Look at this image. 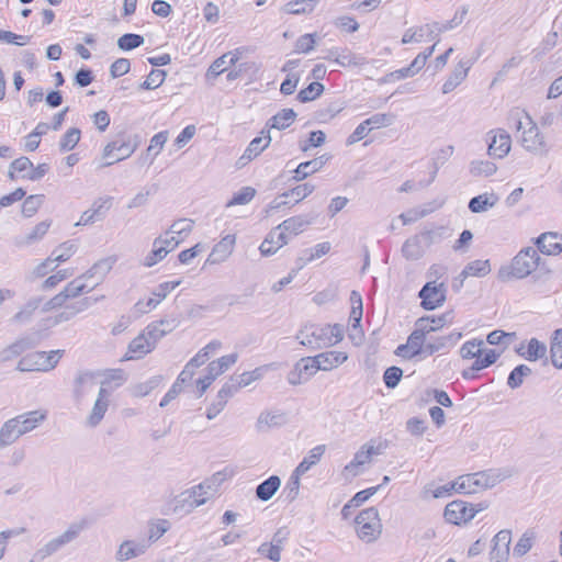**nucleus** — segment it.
<instances>
[{"mask_svg":"<svg viewBox=\"0 0 562 562\" xmlns=\"http://www.w3.org/2000/svg\"><path fill=\"white\" fill-rule=\"evenodd\" d=\"M43 302L41 296L31 297L25 305L13 316V321L16 323L27 322L34 311H36Z\"/></svg>","mask_w":562,"mask_h":562,"instance_id":"44","label":"nucleus"},{"mask_svg":"<svg viewBox=\"0 0 562 562\" xmlns=\"http://www.w3.org/2000/svg\"><path fill=\"white\" fill-rule=\"evenodd\" d=\"M491 272V263L490 260H473L469 262L464 269L461 271L462 278L468 277H485Z\"/></svg>","mask_w":562,"mask_h":562,"instance_id":"36","label":"nucleus"},{"mask_svg":"<svg viewBox=\"0 0 562 562\" xmlns=\"http://www.w3.org/2000/svg\"><path fill=\"white\" fill-rule=\"evenodd\" d=\"M344 103L342 102H334L328 104L325 109L317 112V119L319 122H328L329 120L334 119L338 113H340L344 110Z\"/></svg>","mask_w":562,"mask_h":562,"instance_id":"64","label":"nucleus"},{"mask_svg":"<svg viewBox=\"0 0 562 562\" xmlns=\"http://www.w3.org/2000/svg\"><path fill=\"white\" fill-rule=\"evenodd\" d=\"M159 244H161V240L156 238L153 243V250L145 257L144 266L153 267L168 255V250H166L165 246Z\"/></svg>","mask_w":562,"mask_h":562,"instance_id":"51","label":"nucleus"},{"mask_svg":"<svg viewBox=\"0 0 562 562\" xmlns=\"http://www.w3.org/2000/svg\"><path fill=\"white\" fill-rule=\"evenodd\" d=\"M325 449V445H319L311 449L308 454L295 468V471H297L299 474L304 475L313 465L321 461Z\"/></svg>","mask_w":562,"mask_h":562,"instance_id":"35","label":"nucleus"},{"mask_svg":"<svg viewBox=\"0 0 562 562\" xmlns=\"http://www.w3.org/2000/svg\"><path fill=\"white\" fill-rule=\"evenodd\" d=\"M288 423V416L283 412H262L258 419L256 427L259 431H266L273 427H281Z\"/></svg>","mask_w":562,"mask_h":562,"instance_id":"30","label":"nucleus"},{"mask_svg":"<svg viewBox=\"0 0 562 562\" xmlns=\"http://www.w3.org/2000/svg\"><path fill=\"white\" fill-rule=\"evenodd\" d=\"M483 340L467 341L462 345L460 353L464 359H473L483 353Z\"/></svg>","mask_w":562,"mask_h":562,"instance_id":"58","label":"nucleus"},{"mask_svg":"<svg viewBox=\"0 0 562 562\" xmlns=\"http://www.w3.org/2000/svg\"><path fill=\"white\" fill-rule=\"evenodd\" d=\"M550 352L553 366L562 368V328L554 331Z\"/></svg>","mask_w":562,"mask_h":562,"instance_id":"48","label":"nucleus"},{"mask_svg":"<svg viewBox=\"0 0 562 562\" xmlns=\"http://www.w3.org/2000/svg\"><path fill=\"white\" fill-rule=\"evenodd\" d=\"M161 380L162 378L160 375H155L146 382L138 383L133 386L132 394L136 397H144L155 390L160 384Z\"/></svg>","mask_w":562,"mask_h":562,"instance_id":"52","label":"nucleus"},{"mask_svg":"<svg viewBox=\"0 0 562 562\" xmlns=\"http://www.w3.org/2000/svg\"><path fill=\"white\" fill-rule=\"evenodd\" d=\"M473 61L460 60L442 86V93L453 91L467 78Z\"/></svg>","mask_w":562,"mask_h":562,"instance_id":"23","label":"nucleus"},{"mask_svg":"<svg viewBox=\"0 0 562 562\" xmlns=\"http://www.w3.org/2000/svg\"><path fill=\"white\" fill-rule=\"evenodd\" d=\"M289 243V236L283 231L278 229V226L270 231L261 243L259 250L262 256L274 255L281 247Z\"/></svg>","mask_w":562,"mask_h":562,"instance_id":"18","label":"nucleus"},{"mask_svg":"<svg viewBox=\"0 0 562 562\" xmlns=\"http://www.w3.org/2000/svg\"><path fill=\"white\" fill-rule=\"evenodd\" d=\"M111 204V196L97 199L95 201H93L91 207L81 214L79 221L75 224V226L91 225L95 222L102 221L105 217L108 211L110 210Z\"/></svg>","mask_w":562,"mask_h":562,"instance_id":"12","label":"nucleus"},{"mask_svg":"<svg viewBox=\"0 0 562 562\" xmlns=\"http://www.w3.org/2000/svg\"><path fill=\"white\" fill-rule=\"evenodd\" d=\"M387 446V441H379L375 443L374 440H370L361 446V448L356 452L352 461L344 468V475L352 477L359 475L362 472L361 468L364 464L370 463L373 456L383 453Z\"/></svg>","mask_w":562,"mask_h":562,"instance_id":"7","label":"nucleus"},{"mask_svg":"<svg viewBox=\"0 0 562 562\" xmlns=\"http://www.w3.org/2000/svg\"><path fill=\"white\" fill-rule=\"evenodd\" d=\"M81 132L77 127L69 128L59 140V150L69 151L74 149L80 140Z\"/></svg>","mask_w":562,"mask_h":562,"instance_id":"46","label":"nucleus"},{"mask_svg":"<svg viewBox=\"0 0 562 562\" xmlns=\"http://www.w3.org/2000/svg\"><path fill=\"white\" fill-rule=\"evenodd\" d=\"M235 244L234 236L227 235L223 237L212 249L206 259V263L216 265L225 261L232 254Z\"/></svg>","mask_w":562,"mask_h":562,"instance_id":"25","label":"nucleus"},{"mask_svg":"<svg viewBox=\"0 0 562 562\" xmlns=\"http://www.w3.org/2000/svg\"><path fill=\"white\" fill-rule=\"evenodd\" d=\"M38 344V339L26 336L16 339L13 344L0 351V362L10 361L19 357L24 351L34 348Z\"/></svg>","mask_w":562,"mask_h":562,"instance_id":"17","label":"nucleus"},{"mask_svg":"<svg viewBox=\"0 0 562 562\" xmlns=\"http://www.w3.org/2000/svg\"><path fill=\"white\" fill-rule=\"evenodd\" d=\"M77 249L78 246L74 241H65L53 250L52 256L57 263L65 262L76 254Z\"/></svg>","mask_w":562,"mask_h":562,"instance_id":"50","label":"nucleus"},{"mask_svg":"<svg viewBox=\"0 0 562 562\" xmlns=\"http://www.w3.org/2000/svg\"><path fill=\"white\" fill-rule=\"evenodd\" d=\"M476 512L472 505L463 501H453L446 506L443 516L448 522L460 525L472 520Z\"/></svg>","mask_w":562,"mask_h":562,"instance_id":"11","label":"nucleus"},{"mask_svg":"<svg viewBox=\"0 0 562 562\" xmlns=\"http://www.w3.org/2000/svg\"><path fill=\"white\" fill-rule=\"evenodd\" d=\"M317 0H295L284 5V11L290 14H304L314 10Z\"/></svg>","mask_w":562,"mask_h":562,"instance_id":"45","label":"nucleus"},{"mask_svg":"<svg viewBox=\"0 0 562 562\" xmlns=\"http://www.w3.org/2000/svg\"><path fill=\"white\" fill-rule=\"evenodd\" d=\"M60 357V350L31 352L19 361L16 369L22 372L49 371L57 366Z\"/></svg>","mask_w":562,"mask_h":562,"instance_id":"6","label":"nucleus"},{"mask_svg":"<svg viewBox=\"0 0 562 562\" xmlns=\"http://www.w3.org/2000/svg\"><path fill=\"white\" fill-rule=\"evenodd\" d=\"M110 392L101 386L98 392V397L93 404V407L87 417V424L91 427L98 426L103 419L110 403Z\"/></svg>","mask_w":562,"mask_h":562,"instance_id":"16","label":"nucleus"},{"mask_svg":"<svg viewBox=\"0 0 562 562\" xmlns=\"http://www.w3.org/2000/svg\"><path fill=\"white\" fill-rule=\"evenodd\" d=\"M116 262V258L114 256H110L106 258H102L98 260L88 271H86L83 277L89 280H95L92 284L95 286L103 281L105 276L111 271L114 263Z\"/></svg>","mask_w":562,"mask_h":562,"instance_id":"24","label":"nucleus"},{"mask_svg":"<svg viewBox=\"0 0 562 562\" xmlns=\"http://www.w3.org/2000/svg\"><path fill=\"white\" fill-rule=\"evenodd\" d=\"M146 339L149 342H153L154 348H156L157 342L167 335V330L160 327L158 322L150 323L147 327L142 331Z\"/></svg>","mask_w":562,"mask_h":562,"instance_id":"59","label":"nucleus"},{"mask_svg":"<svg viewBox=\"0 0 562 562\" xmlns=\"http://www.w3.org/2000/svg\"><path fill=\"white\" fill-rule=\"evenodd\" d=\"M154 349L153 342H149L144 334L140 333L128 344L127 353L124 356L123 360L140 359Z\"/></svg>","mask_w":562,"mask_h":562,"instance_id":"27","label":"nucleus"},{"mask_svg":"<svg viewBox=\"0 0 562 562\" xmlns=\"http://www.w3.org/2000/svg\"><path fill=\"white\" fill-rule=\"evenodd\" d=\"M150 543L151 537L143 540H125L120 544L115 553V559L120 562H124L139 557L146 552Z\"/></svg>","mask_w":562,"mask_h":562,"instance_id":"13","label":"nucleus"},{"mask_svg":"<svg viewBox=\"0 0 562 562\" xmlns=\"http://www.w3.org/2000/svg\"><path fill=\"white\" fill-rule=\"evenodd\" d=\"M522 117L528 121L529 125L522 133L521 144L524 148L532 154H547L544 136L527 113L516 110L510 113L509 120L515 123L516 130L519 131L524 127Z\"/></svg>","mask_w":562,"mask_h":562,"instance_id":"3","label":"nucleus"},{"mask_svg":"<svg viewBox=\"0 0 562 562\" xmlns=\"http://www.w3.org/2000/svg\"><path fill=\"white\" fill-rule=\"evenodd\" d=\"M238 60V56L232 53H226L215 59L212 65L209 67L206 72L207 79H215L223 71L226 70V65H235Z\"/></svg>","mask_w":562,"mask_h":562,"instance_id":"34","label":"nucleus"},{"mask_svg":"<svg viewBox=\"0 0 562 562\" xmlns=\"http://www.w3.org/2000/svg\"><path fill=\"white\" fill-rule=\"evenodd\" d=\"M313 218L307 215H296L284 220L278 225V229L283 231L285 235L296 236L304 232V229L312 224Z\"/></svg>","mask_w":562,"mask_h":562,"instance_id":"29","label":"nucleus"},{"mask_svg":"<svg viewBox=\"0 0 562 562\" xmlns=\"http://www.w3.org/2000/svg\"><path fill=\"white\" fill-rule=\"evenodd\" d=\"M326 140V135L323 131H313L310 133V137L306 140L300 142V148L302 151H308L311 147H319Z\"/></svg>","mask_w":562,"mask_h":562,"instance_id":"61","label":"nucleus"},{"mask_svg":"<svg viewBox=\"0 0 562 562\" xmlns=\"http://www.w3.org/2000/svg\"><path fill=\"white\" fill-rule=\"evenodd\" d=\"M355 522L358 537L366 543L374 542L382 532L381 519L375 507L361 510L357 515Z\"/></svg>","mask_w":562,"mask_h":562,"instance_id":"5","label":"nucleus"},{"mask_svg":"<svg viewBox=\"0 0 562 562\" xmlns=\"http://www.w3.org/2000/svg\"><path fill=\"white\" fill-rule=\"evenodd\" d=\"M296 339L302 346L312 350L333 345L331 337L329 336V326L305 325L296 334Z\"/></svg>","mask_w":562,"mask_h":562,"instance_id":"9","label":"nucleus"},{"mask_svg":"<svg viewBox=\"0 0 562 562\" xmlns=\"http://www.w3.org/2000/svg\"><path fill=\"white\" fill-rule=\"evenodd\" d=\"M144 44V37L138 34L127 33L117 41V46L122 50H131Z\"/></svg>","mask_w":562,"mask_h":562,"instance_id":"56","label":"nucleus"},{"mask_svg":"<svg viewBox=\"0 0 562 562\" xmlns=\"http://www.w3.org/2000/svg\"><path fill=\"white\" fill-rule=\"evenodd\" d=\"M93 374L91 372H79L75 379V398L77 401H81V398L93 386Z\"/></svg>","mask_w":562,"mask_h":562,"instance_id":"37","label":"nucleus"},{"mask_svg":"<svg viewBox=\"0 0 562 562\" xmlns=\"http://www.w3.org/2000/svg\"><path fill=\"white\" fill-rule=\"evenodd\" d=\"M296 113L292 109H283L270 119V127L284 130L295 120Z\"/></svg>","mask_w":562,"mask_h":562,"instance_id":"41","label":"nucleus"},{"mask_svg":"<svg viewBox=\"0 0 562 562\" xmlns=\"http://www.w3.org/2000/svg\"><path fill=\"white\" fill-rule=\"evenodd\" d=\"M313 358L318 371H329L342 364L348 359V356L346 352L331 350L318 353Z\"/></svg>","mask_w":562,"mask_h":562,"instance_id":"22","label":"nucleus"},{"mask_svg":"<svg viewBox=\"0 0 562 562\" xmlns=\"http://www.w3.org/2000/svg\"><path fill=\"white\" fill-rule=\"evenodd\" d=\"M533 538H535L533 532H529V531L525 532L514 547V550H513L514 555L515 557L525 555L532 548Z\"/></svg>","mask_w":562,"mask_h":562,"instance_id":"60","label":"nucleus"},{"mask_svg":"<svg viewBox=\"0 0 562 562\" xmlns=\"http://www.w3.org/2000/svg\"><path fill=\"white\" fill-rule=\"evenodd\" d=\"M138 135H120L110 142L103 149V158L108 159L102 167L111 166L114 162L128 158L139 146Z\"/></svg>","mask_w":562,"mask_h":562,"instance_id":"4","label":"nucleus"},{"mask_svg":"<svg viewBox=\"0 0 562 562\" xmlns=\"http://www.w3.org/2000/svg\"><path fill=\"white\" fill-rule=\"evenodd\" d=\"M540 259L537 249L526 247L513 258L510 265L499 268L497 278L503 282L512 279H524L537 269Z\"/></svg>","mask_w":562,"mask_h":562,"instance_id":"2","label":"nucleus"},{"mask_svg":"<svg viewBox=\"0 0 562 562\" xmlns=\"http://www.w3.org/2000/svg\"><path fill=\"white\" fill-rule=\"evenodd\" d=\"M403 256L408 260H418L424 255V248L419 236L408 238L402 247Z\"/></svg>","mask_w":562,"mask_h":562,"instance_id":"38","label":"nucleus"},{"mask_svg":"<svg viewBox=\"0 0 562 562\" xmlns=\"http://www.w3.org/2000/svg\"><path fill=\"white\" fill-rule=\"evenodd\" d=\"M517 352L529 361H537L547 355V346L543 342H540L536 338H531L528 342V346L525 350L524 346L518 348Z\"/></svg>","mask_w":562,"mask_h":562,"instance_id":"33","label":"nucleus"},{"mask_svg":"<svg viewBox=\"0 0 562 562\" xmlns=\"http://www.w3.org/2000/svg\"><path fill=\"white\" fill-rule=\"evenodd\" d=\"M44 202L43 194L29 195L22 204V215L32 217Z\"/></svg>","mask_w":562,"mask_h":562,"instance_id":"53","label":"nucleus"},{"mask_svg":"<svg viewBox=\"0 0 562 562\" xmlns=\"http://www.w3.org/2000/svg\"><path fill=\"white\" fill-rule=\"evenodd\" d=\"M497 196L494 194H480L470 200L469 209L473 213L485 212L490 207H493L497 203Z\"/></svg>","mask_w":562,"mask_h":562,"instance_id":"39","label":"nucleus"},{"mask_svg":"<svg viewBox=\"0 0 562 562\" xmlns=\"http://www.w3.org/2000/svg\"><path fill=\"white\" fill-rule=\"evenodd\" d=\"M87 281L83 274L70 281L63 290L67 299H75L83 293L91 292L95 288V284H89Z\"/></svg>","mask_w":562,"mask_h":562,"instance_id":"32","label":"nucleus"},{"mask_svg":"<svg viewBox=\"0 0 562 562\" xmlns=\"http://www.w3.org/2000/svg\"><path fill=\"white\" fill-rule=\"evenodd\" d=\"M451 487H454V492L459 494H476L480 492L472 474L459 476L452 482Z\"/></svg>","mask_w":562,"mask_h":562,"instance_id":"40","label":"nucleus"},{"mask_svg":"<svg viewBox=\"0 0 562 562\" xmlns=\"http://www.w3.org/2000/svg\"><path fill=\"white\" fill-rule=\"evenodd\" d=\"M295 366L300 370L301 374L306 376V381L314 376L318 371L313 357L301 358Z\"/></svg>","mask_w":562,"mask_h":562,"instance_id":"63","label":"nucleus"},{"mask_svg":"<svg viewBox=\"0 0 562 562\" xmlns=\"http://www.w3.org/2000/svg\"><path fill=\"white\" fill-rule=\"evenodd\" d=\"M46 417L44 411H31L8 419L0 428V450L14 443L21 436L34 430Z\"/></svg>","mask_w":562,"mask_h":562,"instance_id":"1","label":"nucleus"},{"mask_svg":"<svg viewBox=\"0 0 562 562\" xmlns=\"http://www.w3.org/2000/svg\"><path fill=\"white\" fill-rule=\"evenodd\" d=\"M280 486V477L278 475H271L257 486L256 496L262 502H268L273 497Z\"/></svg>","mask_w":562,"mask_h":562,"instance_id":"31","label":"nucleus"},{"mask_svg":"<svg viewBox=\"0 0 562 562\" xmlns=\"http://www.w3.org/2000/svg\"><path fill=\"white\" fill-rule=\"evenodd\" d=\"M255 194L256 190L254 188L244 187L234 194L232 200L227 203V206L247 204L254 199Z\"/></svg>","mask_w":562,"mask_h":562,"instance_id":"62","label":"nucleus"},{"mask_svg":"<svg viewBox=\"0 0 562 562\" xmlns=\"http://www.w3.org/2000/svg\"><path fill=\"white\" fill-rule=\"evenodd\" d=\"M469 170L474 177H490L496 172L497 167L488 160H473L470 162Z\"/></svg>","mask_w":562,"mask_h":562,"instance_id":"43","label":"nucleus"},{"mask_svg":"<svg viewBox=\"0 0 562 562\" xmlns=\"http://www.w3.org/2000/svg\"><path fill=\"white\" fill-rule=\"evenodd\" d=\"M324 85L318 81L311 82L306 88L297 93V100L302 103L310 102L318 98L324 92Z\"/></svg>","mask_w":562,"mask_h":562,"instance_id":"47","label":"nucleus"},{"mask_svg":"<svg viewBox=\"0 0 562 562\" xmlns=\"http://www.w3.org/2000/svg\"><path fill=\"white\" fill-rule=\"evenodd\" d=\"M82 530L81 525H70L66 531H64L61 535H59L56 538H53L47 543H45L43 547L38 548L32 555V559L30 562H42L46 558L55 554L58 552L61 548H64L66 544L70 543L75 539L78 538L79 533Z\"/></svg>","mask_w":562,"mask_h":562,"instance_id":"8","label":"nucleus"},{"mask_svg":"<svg viewBox=\"0 0 562 562\" xmlns=\"http://www.w3.org/2000/svg\"><path fill=\"white\" fill-rule=\"evenodd\" d=\"M329 58H333L335 63L342 67L360 66L366 64V58L363 56L353 54L351 52H342L341 54L330 52Z\"/></svg>","mask_w":562,"mask_h":562,"instance_id":"42","label":"nucleus"},{"mask_svg":"<svg viewBox=\"0 0 562 562\" xmlns=\"http://www.w3.org/2000/svg\"><path fill=\"white\" fill-rule=\"evenodd\" d=\"M350 302L352 304L350 311V319L353 322V327L360 325L362 318V299L357 291H352L350 294Z\"/></svg>","mask_w":562,"mask_h":562,"instance_id":"57","label":"nucleus"},{"mask_svg":"<svg viewBox=\"0 0 562 562\" xmlns=\"http://www.w3.org/2000/svg\"><path fill=\"white\" fill-rule=\"evenodd\" d=\"M531 369L526 364L517 366L508 375L507 384L510 389H517L524 383V378L531 374Z\"/></svg>","mask_w":562,"mask_h":562,"instance_id":"49","label":"nucleus"},{"mask_svg":"<svg viewBox=\"0 0 562 562\" xmlns=\"http://www.w3.org/2000/svg\"><path fill=\"white\" fill-rule=\"evenodd\" d=\"M424 342L425 340L422 339L419 335H417L416 333H412L408 336L407 342L404 345H400L396 348L395 355L403 359H412L416 356H423Z\"/></svg>","mask_w":562,"mask_h":562,"instance_id":"28","label":"nucleus"},{"mask_svg":"<svg viewBox=\"0 0 562 562\" xmlns=\"http://www.w3.org/2000/svg\"><path fill=\"white\" fill-rule=\"evenodd\" d=\"M167 74L165 70L153 69L145 81L140 83V89L153 90L160 87L166 78Z\"/></svg>","mask_w":562,"mask_h":562,"instance_id":"54","label":"nucleus"},{"mask_svg":"<svg viewBox=\"0 0 562 562\" xmlns=\"http://www.w3.org/2000/svg\"><path fill=\"white\" fill-rule=\"evenodd\" d=\"M512 542V531L503 529L493 538V547L490 552L492 562H506L509 557V546Z\"/></svg>","mask_w":562,"mask_h":562,"instance_id":"14","label":"nucleus"},{"mask_svg":"<svg viewBox=\"0 0 562 562\" xmlns=\"http://www.w3.org/2000/svg\"><path fill=\"white\" fill-rule=\"evenodd\" d=\"M195 492H190L189 490L181 493L175 498L173 502V513L180 516L190 514L194 508L206 503V497L204 498H194Z\"/></svg>","mask_w":562,"mask_h":562,"instance_id":"20","label":"nucleus"},{"mask_svg":"<svg viewBox=\"0 0 562 562\" xmlns=\"http://www.w3.org/2000/svg\"><path fill=\"white\" fill-rule=\"evenodd\" d=\"M536 244L538 249L546 255H558L562 251V235L547 232L541 234Z\"/></svg>","mask_w":562,"mask_h":562,"instance_id":"26","label":"nucleus"},{"mask_svg":"<svg viewBox=\"0 0 562 562\" xmlns=\"http://www.w3.org/2000/svg\"><path fill=\"white\" fill-rule=\"evenodd\" d=\"M437 26H439L438 22H434L430 24H425L419 27H411L405 31L402 37V44H408L412 42L419 43L422 42L424 36H428L430 40H435L439 42V34L437 31Z\"/></svg>","mask_w":562,"mask_h":562,"instance_id":"19","label":"nucleus"},{"mask_svg":"<svg viewBox=\"0 0 562 562\" xmlns=\"http://www.w3.org/2000/svg\"><path fill=\"white\" fill-rule=\"evenodd\" d=\"M446 291L443 283H437L436 281L427 282L418 294L422 299V306L428 311L441 306L446 301Z\"/></svg>","mask_w":562,"mask_h":562,"instance_id":"10","label":"nucleus"},{"mask_svg":"<svg viewBox=\"0 0 562 562\" xmlns=\"http://www.w3.org/2000/svg\"><path fill=\"white\" fill-rule=\"evenodd\" d=\"M50 227V221H43L38 223L22 241L23 245H32L41 240Z\"/></svg>","mask_w":562,"mask_h":562,"instance_id":"55","label":"nucleus"},{"mask_svg":"<svg viewBox=\"0 0 562 562\" xmlns=\"http://www.w3.org/2000/svg\"><path fill=\"white\" fill-rule=\"evenodd\" d=\"M271 143V136H258L254 138L244 154L239 157L237 165L239 168L246 166L249 161L258 157Z\"/></svg>","mask_w":562,"mask_h":562,"instance_id":"21","label":"nucleus"},{"mask_svg":"<svg viewBox=\"0 0 562 562\" xmlns=\"http://www.w3.org/2000/svg\"><path fill=\"white\" fill-rule=\"evenodd\" d=\"M488 135H493L487 147L488 155L499 159L507 156L512 147L510 135L502 128L491 131Z\"/></svg>","mask_w":562,"mask_h":562,"instance_id":"15","label":"nucleus"}]
</instances>
